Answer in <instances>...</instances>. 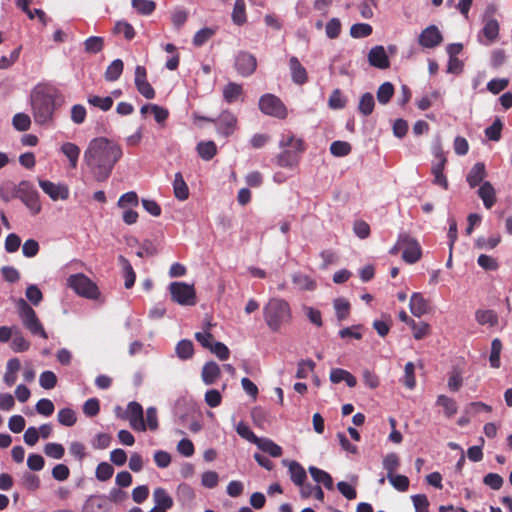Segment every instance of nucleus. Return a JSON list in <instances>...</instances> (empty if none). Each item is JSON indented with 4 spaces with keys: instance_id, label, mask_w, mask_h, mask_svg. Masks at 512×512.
<instances>
[{
    "instance_id": "1",
    "label": "nucleus",
    "mask_w": 512,
    "mask_h": 512,
    "mask_svg": "<svg viewBox=\"0 0 512 512\" xmlns=\"http://www.w3.org/2000/svg\"><path fill=\"white\" fill-rule=\"evenodd\" d=\"M123 155L121 146L106 137H97L89 142L84 152V163L93 178L98 182L106 181Z\"/></svg>"
},
{
    "instance_id": "2",
    "label": "nucleus",
    "mask_w": 512,
    "mask_h": 512,
    "mask_svg": "<svg viewBox=\"0 0 512 512\" xmlns=\"http://www.w3.org/2000/svg\"><path fill=\"white\" fill-rule=\"evenodd\" d=\"M64 103L61 92L52 85L38 84L30 93L31 112L36 124L52 126L55 111Z\"/></svg>"
},
{
    "instance_id": "3",
    "label": "nucleus",
    "mask_w": 512,
    "mask_h": 512,
    "mask_svg": "<svg viewBox=\"0 0 512 512\" xmlns=\"http://www.w3.org/2000/svg\"><path fill=\"white\" fill-rule=\"evenodd\" d=\"M279 148L282 150L276 156V163L283 168H295L306 150V144L302 138H297L291 131L281 134Z\"/></svg>"
},
{
    "instance_id": "4",
    "label": "nucleus",
    "mask_w": 512,
    "mask_h": 512,
    "mask_svg": "<svg viewBox=\"0 0 512 512\" xmlns=\"http://www.w3.org/2000/svg\"><path fill=\"white\" fill-rule=\"evenodd\" d=\"M264 321L273 332H278L291 322L292 311L289 303L281 298H271L263 308Z\"/></svg>"
},
{
    "instance_id": "5",
    "label": "nucleus",
    "mask_w": 512,
    "mask_h": 512,
    "mask_svg": "<svg viewBox=\"0 0 512 512\" xmlns=\"http://www.w3.org/2000/svg\"><path fill=\"white\" fill-rule=\"evenodd\" d=\"M16 307L23 326L32 335L48 339V334L46 333L35 310L22 298L17 301Z\"/></svg>"
},
{
    "instance_id": "6",
    "label": "nucleus",
    "mask_w": 512,
    "mask_h": 512,
    "mask_svg": "<svg viewBox=\"0 0 512 512\" xmlns=\"http://www.w3.org/2000/svg\"><path fill=\"white\" fill-rule=\"evenodd\" d=\"M16 198H19L33 215H37L41 211L40 195L29 181H21L15 188Z\"/></svg>"
},
{
    "instance_id": "7",
    "label": "nucleus",
    "mask_w": 512,
    "mask_h": 512,
    "mask_svg": "<svg viewBox=\"0 0 512 512\" xmlns=\"http://www.w3.org/2000/svg\"><path fill=\"white\" fill-rule=\"evenodd\" d=\"M67 281L68 286L81 297L87 299H98L100 296V291L97 285L83 273L70 275Z\"/></svg>"
},
{
    "instance_id": "8",
    "label": "nucleus",
    "mask_w": 512,
    "mask_h": 512,
    "mask_svg": "<svg viewBox=\"0 0 512 512\" xmlns=\"http://www.w3.org/2000/svg\"><path fill=\"white\" fill-rule=\"evenodd\" d=\"M259 109L265 115L278 119H285L288 115L287 108L282 100L274 94H264L259 99Z\"/></svg>"
},
{
    "instance_id": "9",
    "label": "nucleus",
    "mask_w": 512,
    "mask_h": 512,
    "mask_svg": "<svg viewBox=\"0 0 512 512\" xmlns=\"http://www.w3.org/2000/svg\"><path fill=\"white\" fill-rule=\"evenodd\" d=\"M169 290L174 302L183 306L196 304V292L192 285L184 282H173L170 284Z\"/></svg>"
},
{
    "instance_id": "10",
    "label": "nucleus",
    "mask_w": 512,
    "mask_h": 512,
    "mask_svg": "<svg viewBox=\"0 0 512 512\" xmlns=\"http://www.w3.org/2000/svg\"><path fill=\"white\" fill-rule=\"evenodd\" d=\"M397 246L402 249V258L405 262L413 264L421 258L422 252L419 243L409 235L401 234Z\"/></svg>"
},
{
    "instance_id": "11",
    "label": "nucleus",
    "mask_w": 512,
    "mask_h": 512,
    "mask_svg": "<svg viewBox=\"0 0 512 512\" xmlns=\"http://www.w3.org/2000/svg\"><path fill=\"white\" fill-rule=\"evenodd\" d=\"M215 126L217 133L227 138L238 129L237 116L229 110H224L216 118Z\"/></svg>"
},
{
    "instance_id": "12",
    "label": "nucleus",
    "mask_w": 512,
    "mask_h": 512,
    "mask_svg": "<svg viewBox=\"0 0 512 512\" xmlns=\"http://www.w3.org/2000/svg\"><path fill=\"white\" fill-rule=\"evenodd\" d=\"M234 67L239 75L251 76L257 68V59L247 51H240L235 56Z\"/></svg>"
},
{
    "instance_id": "13",
    "label": "nucleus",
    "mask_w": 512,
    "mask_h": 512,
    "mask_svg": "<svg viewBox=\"0 0 512 512\" xmlns=\"http://www.w3.org/2000/svg\"><path fill=\"white\" fill-rule=\"evenodd\" d=\"M38 183L43 192L53 201L67 200L69 198L70 191L66 184L54 183L43 179H39Z\"/></svg>"
},
{
    "instance_id": "14",
    "label": "nucleus",
    "mask_w": 512,
    "mask_h": 512,
    "mask_svg": "<svg viewBox=\"0 0 512 512\" xmlns=\"http://www.w3.org/2000/svg\"><path fill=\"white\" fill-rule=\"evenodd\" d=\"M443 42V36L436 25H429L418 36V43L423 48L432 49Z\"/></svg>"
},
{
    "instance_id": "15",
    "label": "nucleus",
    "mask_w": 512,
    "mask_h": 512,
    "mask_svg": "<svg viewBox=\"0 0 512 512\" xmlns=\"http://www.w3.org/2000/svg\"><path fill=\"white\" fill-rule=\"evenodd\" d=\"M126 418L129 420L130 426L134 430H146V424L143 416V408L138 402L132 401L128 404L126 410Z\"/></svg>"
},
{
    "instance_id": "16",
    "label": "nucleus",
    "mask_w": 512,
    "mask_h": 512,
    "mask_svg": "<svg viewBox=\"0 0 512 512\" xmlns=\"http://www.w3.org/2000/svg\"><path fill=\"white\" fill-rule=\"evenodd\" d=\"M135 86L138 92L146 99L155 97V90L147 80V71L144 66L138 65L135 69Z\"/></svg>"
},
{
    "instance_id": "17",
    "label": "nucleus",
    "mask_w": 512,
    "mask_h": 512,
    "mask_svg": "<svg viewBox=\"0 0 512 512\" xmlns=\"http://www.w3.org/2000/svg\"><path fill=\"white\" fill-rule=\"evenodd\" d=\"M435 157L438 159V162L433 164L431 169V173L434 176L433 182L434 184L439 185L443 189L447 190L449 184L446 176L443 173L447 159L441 150L435 153Z\"/></svg>"
},
{
    "instance_id": "18",
    "label": "nucleus",
    "mask_w": 512,
    "mask_h": 512,
    "mask_svg": "<svg viewBox=\"0 0 512 512\" xmlns=\"http://www.w3.org/2000/svg\"><path fill=\"white\" fill-rule=\"evenodd\" d=\"M369 64L379 69H387L390 66L389 58L383 46L373 47L368 54Z\"/></svg>"
},
{
    "instance_id": "19",
    "label": "nucleus",
    "mask_w": 512,
    "mask_h": 512,
    "mask_svg": "<svg viewBox=\"0 0 512 512\" xmlns=\"http://www.w3.org/2000/svg\"><path fill=\"white\" fill-rule=\"evenodd\" d=\"M289 68L291 79L297 85H304L308 81V73L306 68L300 63L296 56L289 59Z\"/></svg>"
},
{
    "instance_id": "20",
    "label": "nucleus",
    "mask_w": 512,
    "mask_h": 512,
    "mask_svg": "<svg viewBox=\"0 0 512 512\" xmlns=\"http://www.w3.org/2000/svg\"><path fill=\"white\" fill-rule=\"evenodd\" d=\"M82 512H110V507L104 496L94 495L86 500Z\"/></svg>"
},
{
    "instance_id": "21",
    "label": "nucleus",
    "mask_w": 512,
    "mask_h": 512,
    "mask_svg": "<svg viewBox=\"0 0 512 512\" xmlns=\"http://www.w3.org/2000/svg\"><path fill=\"white\" fill-rule=\"evenodd\" d=\"M484 26L482 28L483 35L489 42H494L499 36V23L498 21L489 15V11L484 16Z\"/></svg>"
},
{
    "instance_id": "22",
    "label": "nucleus",
    "mask_w": 512,
    "mask_h": 512,
    "mask_svg": "<svg viewBox=\"0 0 512 512\" xmlns=\"http://www.w3.org/2000/svg\"><path fill=\"white\" fill-rule=\"evenodd\" d=\"M220 375V367L214 361L207 362L202 368L201 378L206 385L214 384L220 378Z\"/></svg>"
},
{
    "instance_id": "23",
    "label": "nucleus",
    "mask_w": 512,
    "mask_h": 512,
    "mask_svg": "<svg viewBox=\"0 0 512 512\" xmlns=\"http://www.w3.org/2000/svg\"><path fill=\"white\" fill-rule=\"evenodd\" d=\"M486 167L483 162H477L469 171L466 180L471 188L478 186L486 177Z\"/></svg>"
},
{
    "instance_id": "24",
    "label": "nucleus",
    "mask_w": 512,
    "mask_h": 512,
    "mask_svg": "<svg viewBox=\"0 0 512 512\" xmlns=\"http://www.w3.org/2000/svg\"><path fill=\"white\" fill-rule=\"evenodd\" d=\"M409 308L416 317H421L428 312V302L421 293H413L410 298Z\"/></svg>"
},
{
    "instance_id": "25",
    "label": "nucleus",
    "mask_w": 512,
    "mask_h": 512,
    "mask_svg": "<svg viewBox=\"0 0 512 512\" xmlns=\"http://www.w3.org/2000/svg\"><path fill=\"white\" fill-rule=\"evenodd\" d=\"M118 263L122 267L123 270V276L125 279V288L130 289L133 287L135 280H136V273L129 262L127 258H125L123 255L118 256Z\"/></svg>"
},
{
    "instance_id": "26",
    "label": "nucleus",
    "mask_w": 512,
    "mask_h": 512,
    "mask_svg": "<svg viewBox=\"0 0 512 512\" xmlns=\"http://www.w3.org/2000/svg\"><path fill=\"white\" fill-rule=\"evenodd\" d=\"M478 195L487 209H490L496 203L495 189L490 182H484L480 186Z\"/></svg>"
},
{
    "instance_id": "27",
    "label": "nucleus",
    "mask_w": 512,
    "mask_h": 512,
    "mask_svg": "<svg viewBox=\"0 0 512 512\" xmlns=\"http://www.w3.org/2000/svg\"><path fill=\"white\" fill-rule=\"evenodd\" d=\"M308 471L316 483L323 484V486L328 490L333 489L334 483L329 473L315 466H310Z\"/></svg>"
},
{
    "instance_id": "28",
    "label": "nucleus",
    "mask_w": 512,
    "mask_h": 512,
    "mask_svg": "<svg viewBox=\"0 0 512 512\" xmlns=\"http://www.w3.org/2000/svg\"><path fill=\"white\" fill-rule=\"evenodd\" d=\"M173 190L175 197L180 200L184 201L188 199L189 197V188L181 174V172H177L174 177L173 181Z\"/></svg>"
},
{
    "instance_id": "29",
    "label": "nucleus",
    "mask_w": 512,
    "mask_h": 512,
    "mask_svg": "<svg viewBox=\"0 0 512 512\" xmlns=\"http://www.w3.org/2000/svg\"><path fill=\"white\" fill-rule=\"evenodd\" d=\"M242 95L243 87L241 84L229 82L223 88V98L229 104L236 102Z\"/></svg>"
},
{
    "instance_id": "30",
    "label": "nucleus",
    "mask_w": 512,
    "mask_h": 512,
    "mask_svg": "<svg viewBox=\"0 0 512 512\" xmlns=\"http://www.w3.org/2000/svg\"><path fill=\"white\" fill-rule=\"evenodd\" d=\"M196 150L204 161H210L217 154V146L214 141H201L197 144Z\"/></svg>"
},
{
    "instance_id": "31",
    "label": "nucleus",
    "mask_w": 512,
    "mask_h": 512,
    "mask_svg": "<svg viewBox=\"0 0 512 512\" xmlns=\"http://www.w3.org/2000/svg\"><path fill=\"white\" fill-rule=\"evenodd\" d=\"M153 499L156 506L166 510L171 509L174 504L172 497L162 487H158L154 490Z\"/></svg>"
},
{
    "instance_id": "32",
    "label": "nucleus",
    "mask_w": 512,
    "mask_h": 512,
    "mask_svg": "<svg viewBox=\"0 0 512 512\" xmlns=\"http://www.w3.org/2000/svg\"><path fill=\"white\" fill-rule=\"evenodd\" d=\"M255 444L259 449L272 457H280L282 455V448L270 439L258 438Z\"/></svg>"
},
{
    "instance_id": "33",
    "label": "nucleus",
    "mask_w": 512,
    "mask_h": 512,
    "mask_svg": "<svg viewBox=\"0 0 512 512\" xmlns=\"http://www.w3.org/2000/svg\"><path fill=\"white\" fill-rule=\"evenodd\" d=\"M231 17L235 25L242 26L246 23L247 15L245 0H235Z\"/></svg>"
},
{
    "instance_id": "34",
    "label": "nucleus",
    "mask_w": 512,
    "mask_h": 512,
    "mask_svg": "<svg viewBox=\"0 0 512 512\" xmlns=\"http://www.w3.org/2000/svg\"><path fill=\"white\" fill-rule=\"evenodd\" d=\"M288 467L291 480L294 484L302 486L307 478L305 469L297 461H290Z\"/></svg>"
},
{
    "instance_id": "35",
    "label": "nucleus",
    "mask_w": 512,
    "mask_h": 512,
    "mask_svg": "<svg viewBox=\"0 0 512 512\" xmlns=\"http://www.w3.org/2000/svg\"><path fill=\"white\" fill-rule=\"evenodd\" d=\"M61 152L68 158L70 167L76 168L80 155V148L72 142H66L62 144Z\"/></svg>"
},
{
    "instance_id": "36",
    "label": "nucleus",
    "mask_w": 512,
    "mask_h": 512,
    "mask_svg": "<svg viewBox=\"0 0 512 512\" xmlns=\"http://www.w3.org/2000/svg\"><path fill=\"white\" fill-rule=\"evenodd\" d=\"M436 405L443 407L444 414L447 418H451L457 413V403L453 398L446 395H439L436 400Z\"/></svg>"
},
{
    "instance_id": "37",
    "label": "nucleus",
    "mask_w": 512,
    "mask_h": 512,
    "mask_svg": "<svg viewBox=\"0 0 512 512\" xmlns=\"http://www.w3.org/2000/svg\"><path fill=\"white\" fill-rule=\"evenodd\" d=\"M475 318L480 325L494 327L498 324V315L493 310H477Z\"/></svg>"
},
{
    "instance_id": "38",
    "label": "nucleus",
    "mask_w": 512,
    "mask_h": 512,
    "mask_svg": "<svg viewBox=\"0 0 512 512\" xmlns=\"http://www.w3.org/2000/svg\"><path fill=\"white\" fill-rule=\"evenodd\" d=\"M123 68L124 64L121 59L112 61L104 73L106 81L114 82L118 80L123 72Z\"/></svg>"
},
{
    "instance_id": "39",
    "label": "nucleus",
    "mask_w": 512,
    "mask_h": 512,
    "mask_svg": "<svg viewBox=\"0 0 512 512\" xmlns=\"http://www.w3.org/2000/svg\"><path fill=\"white\" fill-rule=\"evenodd\" d=\"M104 38L100 36H91L84 41V50L88 54H97L104 48Z\"/></svg>"
},
{
    "instance_id": "40",
    "label": "nucleus",
    "mask_w": 512,
    "mask_h": 512,
    "mask_svg": "<svg viewBox=\"0 0 512 512\" xmlns=\"http://www.w3.org/2000/svg\"><path fill=\"white\" fill-rule=\"evenodd\" d=\"M87 102L91 106L99 108L102 111L110 110L114 103L113 98L110 96L100 97L97 95H89L87 98Z\"/></svg>"
},
{
    "instance_id": "41",
    "label": "nucleus",
    "mask_w": 512,
    "mask_h": 512,
    "mask_svg": "<svg viewBox=\"0 0 512 512\" xmlns=\"http://www.w3.org/2000/svg\"><path fill=\"white\" fill-rule=\"evenodd\" d=\"M377 100L380 104L386 105L394 95V86L390 82L382 83L377 90Z\"/></svg>"
},
{
    "instance_id": "42",
    "label": "nucleus",
    "mask_w": 512,
    "mask_h": 512,
    "mask_svg": "<svg viewBox=\"0 0 512 512\" xmlns=\"http://www.w3.org/2000/svg\"><path fill=\"white\" fill-rule=\"evenodd\" d=\"M11 348L14 352H25L30 348V342L23 336L19 329H15Z\"/></svg>"
},
{
    "instance_id": "43",
    "label": "nucleus",
    "mask_w": 512,
    "mask_h": 512,
    "mask_svg": "<svg viewBox=\"0 0 512 512\" xmlns=\"http://www.w3.org/2000/svg\"><path fill=\"white\" fill-rule=\"evenodd\" d=\"M375 106L374 97L370 92L364 93L359 101L358 110L364 116L372 114Z\"/></svg>"
},
{
    "instance_id": "44",
    "label": "nucleus",
    "mask_w": 512,
    "mask_h": 512,
    "mask_svg": "<svg viewBox=\"0 0 512 512\" xmlns=\"http://www.w3.org/2000/svg\"><path fill=\"white\" fill-rule=\"evenodd\" d=\"M346 103L347 99L342 91L339 88L334 89L328 99L329 108L334 110L343 109Z\"/></svg>"
},
{
    "instance_id": "45",
    "label": "nucleus",
    "mask_w": 512,
    "mask_h": 512,
    "mask_svg": "<svg viewBox=\"0 0 512 512\" xmlns=\"http://www.w3.org/2000/svg\"><path fill=\"white\" fill-rule=\"evenodd\" d=\"M132 7L141 15H150L156 9V4L152 0H132Z\"/></svg>"
},
{
    "instance_id": "46",
    "label": "nucleus",
    "mask_w": 512,
    "mask_h": 512,
    "mask_svg": "<svg viewBox=\"0 0 512 512\" xmlns=\"http://www.w3.org/2000/svg\"><path fill=\"white\" fill-rule=\"evenodd\" d=\"M189 12L183 8H175L171 13V22L176 30H180L186 23Z\"/></svg>"
},
{
    "instance_id": "47",
    "label": "nucleus",
    "mask_w": 512,
    "mask_h": 512,
    "mask_svg": "<svg viewBox=\"0 0 512 512\" xmlns=\"http://www.w3.org/2000/svg\"><path fill=\"white\" fill-rule=\"evenodd\" d=\"M194 346L190 340H181L176 346V354L180 359L186 360L193 356Z\"/></svg>"
},
{
    "instance_id": "48",
    "label": "nucleus",
    "mask_w": 512,
    "mask_h": 512,
    "mask_svg": "<svg viewBox=\"0 0 512 512\" xmlns=\"http://www.w3.org/2000/svg\"><path fill=\"white\" fill-rule=\"evenodd\" d=\"M352 147L350 143L346 141H334L330 145V152L333 156L344 157L350 154Z\"/></svg>"
},
{
    "instance_id": "49",
    "label": "nucleus",
    "mask_w": 512,
    "mask_h": 512,
    "mask_svg": "<svg viewBox=\"0 0 512 512\" xmlns=\"http://www.w3.org/2000/svg\"><path fill=\"white\" fill-rule=\"evenodd\" d=\"M390 484L398 491L405 492L409 488V478L405 475L391 474L387 475Z\"/></svg>"
},
{
    "instance_id": "50",
    "label": "nucleus",
    "mask_w": 512,
    "mask_h": 512,
    "mask_svg": "<svg viewBox=\"0 0 512 512\" xmlns=\"http://www.w3.org/2000/svg\"><path fill=\"white\" fill-rule=\"evenodd\" d=\"M57 418L60 424L67 427L73 426L77 421L76 413L71 408H63L59 410Z\"/></svg>"
},
{
    "instance_id": "51",
    "label": "nucleus",
    "mask_w": 512,
    "mask_h": 512,
    "mask_svg": "<svg viewBox=\"0 0 512 512\" xmlns=\"http://www.w3.org/2000/svg\"><path fill=\"white\" fill-rule=\"evenodd\" d=\"M400 466L399 456L392 452L388 453L383 459V468L387 471V475L395 474Z\"/></svg>"
},
{
    "instance_id": "52",
    "label": "nucleus",
    "mask_w": 512,
    "mask_h": 512,
    "mask_svg": "<svg viewBox=\"0 0 512 512\" xmlns=\"http://www.w3.org/2000/svg\"><path fill=\"white\" fill-rule=\"evenodd\" d=\"M114 33L122 34L128 41L132 40L136 34L133 26L126 21H118L114 26Z\"/></svg>"
},
{
    "instance_id": "53",
    "label": "nucleus",
    "mask_w": 512,
    "mask_h": 512,
    "mask_svg": "<svg viewBox=\"0 0 512 512\" xmlns=\"http://www.w3.org/2000/svg\"><path fill=\"white\" fill-rule=\"evenodd\" d=\"M372 26L367 23H356L350 28V35L353 38H364L372 34Z\"/></svg>"
},
{
    "instance_id": "54",
    "label": "nucleus",
    "mask_w": 512,
    "mask_h": 512,
    "mask_svg": "<svg viewBox=\"0 0 512 512\" xmlns=\"http://www.w3.org/2000/svg\"><path fill=\"white\" fill-rule=\"evenodd\" d=\"M139 203V198L136 192L129 191L120 196L117 205L120 208H128V207H137Z\"/></svg>"
},
{
    "instance_id": "55",
    "label": "nucleus",
    "mask_w": 512,
    "mask_h": 512,
    "mask_svg": "<svg viewBox=\"0 0 512 512\" xmlns=\"http://www.w3.org/2000/svg\"><path fill=\"white\" fill-rule=\"evenodd\" d=\"M336 316L339 321L346 319L350 312V303L344 298H337L334 301Z\"/></svg>"
},
{
    "instance_id": "56",
    "label": "nucleus",
    "mask_w": 512,
    "mask_h": 512,
    "mask_svg": "<svg viewBox=\"0 0 512 512\" xmlns=\"http://www.w3.org/2000/svg\"><path fill=\"white\" fill-rule=\"evenodd\" d=\"M502 350V343L500 339L495 338L491 343V353L489 357L490 364L493 368L500 367V354Z\"/></svg>"
},
{
    "instance_id": "57",
    "label": "nucleus",
    "mask_w": 512,
    "mask_h": 512,
    "mask_svg": "<svg viewBox=\"0 0 512 512\" xmlns=\"http://www.w3.org/2000/svg\"><path fill=\"white\" fill-rule=\"evenodd\" d=\"M403 384L408 389H413L416 385V378H415V366L413 362H407L404 368V376L402 379Z\"/></svg>"
},
{
    "instance_id": "58",
    "label": "nucleus",
    "mask_w": 512,
    "mask_h": 512,
    "mask_svg": "<svg viewBox=\"0 0 512 512\" xmlns=\"http://www.w3.org/2000/svg\"><path fill=\"white\" fill-rule=\"evenodd\" d=\"M13 126L18 131H27L31 126L30 116L25 113H17L12 119Z\"/></svg>"
},
{
    "instance_id": "59",
    "label": "nucleus",
    "mask_w": 512,
    "mask_h": 512,
    "mask_svg": "<svg viewBox=\"0 0 512 512\" xmlns=\"http://www.w3.org/2000/svg\"><path fill=\"white\" fill-rule=\"evenodd\" d=\"M410 327L413 331V336L416 340H421L428 336L430 333V326L426 322L417 323L414 320H411Z\"/></svg>"
},
{
    "instance_id": "60",
    "label": "nucleus",
    "mask_w": 512,
    "mask_h": 512,
    "mask_svg": "<svg viewBox=\"0 0 512 512\" xmlns=\"http://www.w3.org/2000/svg\"><path fill=\"white\" fill-rule=\"evenodd\" d=\"M503 124L499 118H497L489 127L485 129V136L491 141H499L501 138V131Z\"/></svg>"
},
{
    "instance_id": "61",
    "label": "nucleus",
    "mask_w": 512,
    "mask_h": 512,
    "mask_svg": "<svg viewBox=\"0 0 512 512\" xmlns=\"http://www.w3.org/2000/svg\"><path fill=\"white\" fill-rule=\"evenodd\" d=\"M293 283L298 285L302 290H313L316 283L307 275L296 273L292 276Z\"/></svg>"
},
{
    "instance_id": "62",
    "label": "nucleus",
    "mask_w": 512,
    "mask_h": 512,
    "mask_svg": "<svg viewBox=\"0 0 512 512\" xmlns=\"http://www.w3.org/2000/svg\"><path fill=\"white\" fill-rule=\"evenodd\" d=\"M44 453L50 458L61 459L65 454V449L62 444L51 442L45 445Z\"/></svg>"
},
{
    "instance_id": "63",
    "label": "nucleus",
    "mask_w": 512,
    "mask_h": 512,
    "mask_svg": "<svg viewBox=\"0 0 512 512\" xmlns=\"http://www.w3.org/2000/svg\"><path fill=\"white\" fill-rule=\"evenodd\" d=\"M114 473V468L111 464L107 462H101L98 464L96 468V478L99 481H107L109 480Z\"/></svg>"
},
{
    "instance_id": "64",
    "label": "nucleus",
    "mask_w": 512,
    "mask_h": 512,
    "mask_svg": "<svg viewBox=\"0 0 512 512\" xmlns=\"http://www.w3.org/2000/svg\"><path fill=\"white\" fill-rule=\"evenodd\" d=\"M415 512H429V501L425 494H417L411 497Z\"/></svg>"
}]
</instances>
